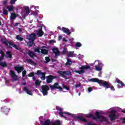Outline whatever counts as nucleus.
Returning <instances> with one entry per match:
<instances>
[{"label": "nucleus", "mask_w": 125, "mask_h": 125, "mask_svg": "<svg viewBox=\"0 0 125 125\" xmlns=\"http://www.w3.org/2000/svg\"><path fill=\"white\" fill-rule=\"evenodd\" d=\"M16 39L18 41H20V42H23V39L22 37H20V35H17Z\"/></svg>", "instance_id": "nucleus-32"}, {"label": "nucleus", "mask_w": 125, "mask_h": 125, "mask_svg": "<svg viewBox=\"0 0 125 125\" xmlns=\"http://www.w3.org/2000/svg\"><path fill=\"white\" fill-rule=\"evenodd\" d=\"M26 85V83H22V85Z\"/></svg>", "instance_id": "nucleus-58"}, {"label": "nucleus", "mask_w": 125, "mask_h": 125, "mask_svg": "<svg viewBox=\"0 0 125 125\" xmlns=\"http://www.w3.org/2000/svg\"><path fill=\"white\" fill-rule=\"evenodd\" d=\"M9 45L10 46H12V47H14L15 48V49H17V50H20V48H18L17 45L14 44L13 42H9Z\"/></svg>", "instance_id": "nucleus-19"}, {"label": "nucleus", "mask_w": 125, "mask_h": 125, "mask_svg": "<svg viewBox=\"0 0 125 125\" xmlns=\"http://www.w3.org/2000/svg\"><path fill=\"white\" fill-rule=\"evenodd\" d=\"M42 49H44V48H46V46H42Z\"/></svg>", "instance_id": "nucleus-55"}, {"label": "nucleus", "mask_w": 125, "mask_h": 125, "mask_svg": "<svg viewBox=\"0 0 125 125\" xmlns=\"http://www.w3.org/2000/svg\"><path fill=\"white\" fill-rule=\"evenodd\" d=\"M16 1H17V0H11L10 1V3L12 5L13 4H14L15 3Z\"/></svg>", "instance_id": "nucleus-45"}, {"label": "nucleus", "mask_w": 125, "mask_h": 125, "mask_svg": "<svg viewBox=\"0 0 125 125\" xmlns=\"http://www.w3.org/2000/svg\"><path fill=\"white\" fill-rule=\"evenodd\" d=\"M115 82H116V83H120L122 88L124 87V86H125V83H123V82H122V81L120 80V79H119V78H116Z\"/></svg>", "instance_id": "nucleus-20"}, {"label": "nucleus", "mask_w": 125, "mask_h": 125, "mask_svg": "<svg viewBox=\"0 0 125 125\" xmlns=\"http://www.w3.org/2000/svg\"><path fill=\"white\" fill-rule=\"evenodd\" d=\"M35 52H37L38 53H41V51L40 50V48L38 47L34 49Z\"/></svg>", "instance_id": "nucleus-43"}, {"label": "nucleus", "mask_w": 125, "mask_h": 125, "mask_svg": "<svg viewBox=\"0 0 125 125\" xmlns=\"http://www.w3.org/2000/svg\"><path fill=\"white\" fill-rule=\"evenodd\" d=\"M32 79L34 81H36V77L35 76H33Z\"/></svg>", "instance_id": "nucleus-56"}, {"label": "nucleus", "mask_w": 125, "mask_h": 125, "mask_svg": "<svg viewBox=\"0 0 125 125\" xmlns=\"http://www.w3.org/2000/svg\"><path fill=\"white\" fill-rule=\"evenodd\" d=\"M0 26H1V21H0Z\"/></svg>", "instance_id": "nucleus-61"}, {"label": "nucleus", "mask_w": 125, "mask_h": 125, "mask_svg": "<svg viewBox=\"0 0 125 125\" xmlns=\"http://www.w3.org/2000/svg\"><path fill=\"white\" fill-rule=\"evenodd\" d=\"M79 96H80L81 95V93H78Z\"/></svg>", "instance_id": "nucleus-62"}, {"label": "nucleus", "mask_w": 125, "mask_h": 125, "mask_svg": "<svg viewBox=\"0 0 125 125\" xmlns=\"http://www.w3.org/2000/svg\"><path fill=\"white\" fill-rule=\"evenodd\" d=\"M67 53V48H64L63 49V50L62 51V55H65Z\"/></svg>", "instance_id": "nucleus-39"}, {"label": "nucleus", "mask_w": 125, "mask_h": 125, "mask_svg": "<svg viewBox=\"0 0 125 125\" xmlns=\"http://www.w3.org/2000/svg\"><path fill=\"white\" fill-rule=\"evenodd\" d=\"M10 110V108L6 106H2V107H1V112L4 113L5 114H6V115H7V113H8V112H9Z\"/></svg>", "instance_id": "nucleus-13"}, {"label": "nucleus", "mask_w": 125, "mask_h": 125, "mask_svg": "<svg viewBox=\"0 0 125 125\" xmlns=\"http://www.w3.org/2000/svg\"><path fill=\"white\" fill-rule=\"evenodd\" d=\"M27 44L28 45V46H29V47H31L32 46H34V41H29V42H27Z\"/></svg>", "instance_id": "nucleus-30"}, {"label": "nucleus", "mask_w": 125, "mask_h": 125, "mask_svg": "<svg viewBox=\"0 0 125 125\" xmlns=\"http://www.w3.org/2000/svg\"><path fill=\"white\" fill-rule=\"evenodd\" d=\"M27 63H31V64H34L35 62L31 59H27Z\"/></svg>", "instance_id": "nucleus-37"}, {"label": "nucleus", "mask_w": 125, "mask_h": 125, "mask_svg": "<svg viewBox=\"0 0 125 125\" xmlns=\"http://www.w3.org/2000/svg\"><path fill=\"white\" fill-rule=\"evenodd\" d=\"M95 68L96 69V70L97 71H101V70H102V68L101 67H100L99 66H97V65H96L95 66Z\"/></svg>", "instance_id": "nucleus-41"}, {"label": "nucleus", "mask_w": 125, "mask_h": 125, "mask_svg": "<svg viewBox=\"0 0 125 125\" xmlns=\"http://www.w3.org/2000/svg\"><path fill=\"white\" fill-rule=\"evenodd\" d=\"M41 83L42 82L40 81V80H38L35 81V84L36 85H37L38 86H40L41 85Z\"/></svg>", "instance_id": "nucleus-35"}, {"label": "nucleus", "mask_w": 125, "mask_h": 125, "mask_svg": "<svg viewBox=\"0 0 125 125\" xmlns=\"http://www.w3.org/2000/svg\"><path fill=\"white\" fill-rule=\"evenodd\" d=\"M56 110L60 111V112H59V115H60L62 118H64V119H65V120H67V117L63 115V114H66V115H67L68 116H71V117H73V118H74V119H77L78 120H80L82 122H83V123H87V121H86V119H85V118H83V116H76V115L74 114H71L69 112H62V108L58 106H56Z\"/></svg>", "instance_id": "nucleus-2"}, {"label": "nucleus", "mask_w": 125, "mask_h": 125, "mask_svg": "<svg viewBox=\"0 0 125 125\" xmlns=\"http://www.w3.org/2000/svg\"><path fill=\"white\" fill-rule=\"evenodd\" d=\"M52 125H61V122L60 120H56L52 124Z\"/></svg>", "instance_id": "nucleus-31"}, {"label": "nucleus", "mask_w": 125, "mask_h": 125, "mask_svg": "<svg viewBox=\"0 0 125 125\" xmlns=\"http://www.w3.org/2000/svg\"><path fill=\"white\" fill-rule=\"evenodd\" d=\"M88 92H91V91H92V88L88 87Z\"/></svg>", "instance_id": "nucleus-48"}, {"label": "nucleus", "mask_w": 125, "mask_h": 125, "mask_svg": "<svg viewBox=\"0 0 125 125\" xmlns=\"http://www.w3.org/2000/svg\"><path fill=\"white\" fill-rule=\"evenodd\" d=\"M34 76H35V72H30L28 75V77H29V78H31L32 77H34Z\"/></svg>", "instance_id": "nucleus-38"}, {"label": "nucleus", "mask_w": 125, "mask_h": 125, "mask_svg": "<svg viewBox=\"0 0 125 125\" xmlns=\"http://www.w3.org/2000/svg\"><path fill=\"white\" fill-rule=\"evenodd\" d=\"M27 54H28L29 56H30V58L34 59V57H37V55L34 53V52L31 51V50H28L26 52Z\"/></svg>", "instance_id": "nucleus-17"}, {"label": "nucleus", "mask_w": 125, "mask_h": 125, "mask_svg": "<svg viewBox=\"0 0 125 125\" xmlns=\"http://www.w3.org/2000/svg\"><path fill=\"white\" fill-rule=\"evenodd\" d=\"M41 53L44 55H47V54H48V50L42 49L41 50Z\"/></svg>", "instance_id": "nucleus-26"}, {"label": "nucleus", "mask_w": 125, "mask_h": 125, "mask_svg": "<svg viewBox=\"0 0 125 125\" xmlns=\"http://www.w3.org/2000/svg\"><path fill=\"white\" fill-rule=\"evenodd\" d=\"M9 47H10V48H12V47L11 46H9Z\"/></svg>", "instance_id": "nucleus-63"}, {"label": "nucleus", "mask_w": 125, "mask_h": 125, "mask_svg": "<svg viewBox=\"0 0 125 125\" xmlns=\"http://www.w3.org/2000/svg\"><path fill=\"white\" fill-rule=\"evenodd\" d=\"M6 57H7V58H12V55L11 54V52L10 51L6 52Z\"/></svg>", "instance_id": "nucleus-29"}, {"label": "nucleus", "mask_w": 125, "mask_h": 125, "mask_svg": "<svg viewBox=\"0 0 125 125\" xmlns=\"http://www.w3.org/2000/svg\"><path fill=\"white\" fill-rule=\"evenodd\" d=\"M6 8L7 9H8L9 12H11V11H13V10H14V6H13V5H12L9 6H7Z\"/></svg>", "instance_id": "nucleus-25"}, {"label": "nucleus", "mask_w": 125, "mask_h": 125, "mask_svg": "<svg viewBox=\"0 0 125 125\" xmlns=\"http://www.w3.org/2000/svg\"><path fill=\"white\" fill-rule=\"evenodd\" d=\"M2 42L3 43V44H5L6 46H8L9 42H9L6 40H2Z\"/></svg>", "instance_id": "nucleus-27"}, {"label": "nucleus", "mask_w": 125, "mask_h": 125, "mask_svg": "<svg viewBox=\"0 0 125 125\" xmlns=\"http://www.w3.org/2000/svg\"><path fill=\"white\" fill-rule=\"evenodd\" d=\"M9 75L14 79V81H16L18 80V76H17L13 70H10Z\"/></svg>", "instance_id": "nucleus-12"}, {"label": "nucleus", "mask_w": 125, "mask_h": 125, "mask_svg": "<svg viewBox=\"0 0 125 125\" xmlns=\"http://www.w3.org/2000/svg\"><path fill=\"white\" fill-rule=\"evenodd\" d=\"M41 89H42V92L44 96L48 94V90H49L48 85H42L41 87Z\"/></svg>", "instance_id": "nucleus-7"}, {"label": "nucleus", "mask_w": 125, "mask_h": 125, "mask_svg": "<svg viewBox=\"0 0 125 125\" xmlns=\"http://www.w3.org/2000/svg\"><path fill=\"white\" fill-rule=\"evenodd\" d=\"M14 69H15V71H17V73L18 74H20L21 72H23L24 70V67L23 66H15L14 67Z\"/></svg>", "instance_id": "nucleus-15"}, {"label": "nucleus", "mask_w": 125, "mask_h": 125, "mask_svg": "<svg viewBox=\"0 0 125 125\" xmlns=\"http://www.w3.org/2000/svg\"><path fill=\"white\" fill-rule=\"evenodd\" d=\"M37 35L39 36V37H42V36L43 35V32L42 31V28L39 29L38 32H37Z\"/></svg>", "instance_id": "nucleus-22"}, {"label": "nucleus", "mask_w": 125, "mask_h": 125, "mask_svg": "<svg viewBox=\"0 0 125 125\" xmlns=\"http://www.w3.org/2000/svg\"><path fill=\"white\" fill-rule=\"evenodd\" d=\"M73 63V62H72V60L70 59H67V62L65 63V66H71L72 65V63Z\"/></svg>", "instance_id": "nucleus-23"}, {"label": "nucleus", "mask_w": 125, "mask_h": 125, "mask_svg": "<svg viewBox=\"0 0 125 125\" xmlns=\"http://www.w3.org/2000/svg\"><path fill=\"white\" fill-rule=\"evenodd\" d=\"M19 24H20V23L17 22V23H15L14 26V27H17V26H18V25H19Z\"/></svg>", "instance_id": "nucleus-49"}, {"label": "nucleus", "mask_w": 125, "mask_h": 125, "mask_svg": "<svg viewBox=\"0 0 125 125\" xmlns=\"http://www.w3.org/2000/svg\"><path fill=\"white\" fill-rule=\"evenodd\" d=\"M75 52L74 51H69L67 54V56H68V57H70V56H73V55H74V53Z\"/></svg>", "instance_id": "nucleus-34"}, {"label": "nucleus", "mask_w": 125, "mask_h": 125, "mask_svg": "<svg viewBox=\"0 0 125 125\" xmlns=\"http://www.w3.org/2000/svg\"><path fill=\"white\" fill-rule=\"evenodd\" d=\"M5 56V54H4V52L2 50H0V66L1 67H6L7 64L6 62H0L1 60H3V58Z\"/></svg>", "instance_id": "nucleus-6"}, {"label": "nucleus", "mask_w": 125, "mask_h": 125, "mask_svg": "<svg viewBox=\"0 0 125 125\" xmlns=\"http://www.w3.org/2000/svg\"><path fill=\"white\" fill-rule=\"evenodd\" d=\"M58 29H59V30H60L61 31H62V28H61V27L60 26H58Z\"/></svg>", "instance_id": "nucleus-54"}, {"label": "nucleus", "mask_w": 125, "mask_h": 125, "mask_svg": "<svg viewBox=\"0 0 125 125\" xmlns=\"http://www.w3.org/2000/svg\"><path fill=\"white\" fill-rule=\"evenodd\" d=\"M58 74L59 77H62L63 79H65V80H69L72 77V73L68 70L64 71L59 70L58 71Z\"/></svg>", "instance_id": "nucleus-4"}, {"label": "nucleus", "mask_w": 125, "mask_h": 125, "mask_svg": "<svg viewBox=\"0 0 125 125\" xmlns=\"http://www.w3.org/2000/svg\"><path fill=\"white\" fill-rule=\"evenodd\" d=\"M63 88H64V89H66V90H70V88H69L68 86L63 84Z\"/></svg>", "instance_id": "nucleus-46"}, {"label": "nucleus", "mask_w": 125, "mask_h": 125, "mask_svg": "<svg viewBox=\"0 0 125 125\" xmlns=\"http://www.w3.org/2000/svg\"><path fill=\"white\" fill-rule=\"evenodd\" d=\"M59 41H60V40H62V36H59L58 37Z\"/></svg>", "instance_id": "nucleus-52"}, {"label": "nucleus", "mask_w": 125, "mask_h": 125, "mask_svg": "<svg viewBox=\"0 0 125 125\" xmlns=\"http://www.w3.org/2000/svg\"><path fill=\"white\" fill-rule=\"evenodd\" d=\"M6 4H7V0H5L3 1V5H6Z\"/></svg>", "instance_id": "nucleus-47"}, {"label": "nucleus", "mask_w": 125, "mask_h": 125, "mask_svg": "<svg viewBox=\"0 0 125 125\" xmlns=\"http://www.w3.org/2000/svg\"><path fill=\"white\" fill-rule=\"evenodd\" d=\"M101 113L98 111H96L95 113V116H93V114H89L88 115L86 116L87 118H92L93 120L96 121V122H98L99 123H103V122H105L107 123L108 120H107V117L105 116H103L101 115Z\"/></svg>", "instance_id": "nucleus-3"}, {"label": "nucleus", "mask_w": 125, "mask_h": 125, "mask_svg": "<svg viewBox=\"0 0 125 125\" xmlns=\"http://www.w3.org/2000/svg\"><path fill=\"white\" fill-rule=\"evenodd\" d=\"M18 31L19 32V33H21L22 32V29H21V28H18Z\"/></svg>", "instance_id": "nucleus-50"}, {"label": "nucleus", "mask_w": 125, "mask_h": 125, "mask_svg": "<svg viewBox=\"0 0 125 125\" xmlns=\"http://www.w3.org/2000/svg\"><path fill=\"white\" fill-rule=\"evenodd\" d=\"M25 11L26 15H29L30 13V8H29V7H25Z\"/></svg>", "instance_id": "nucleus-33"}, {"label": "nucleus", "mask_w": 125, "mask_h": 125, "mask_svg": "<svg viewBox=\"0 0 125 125\" xmlns=\"http://www.w3.org/2000/svg\"><path fill=\"white\" fill-rule=\"evenodd\" d=\"M51 124V122H50V119H47L44 121V124L42 125H50Z\"/></svg>", "instance_id": "nucleus-28"}, {"label": "nucleus", "mask_w": 125, "mask_h": 125, "mask_svg": "<svg viewBox=\"0 0 125 125\" xmlns=\"http://www.w3.org/2000/svg\"><path fill=\"white\" fill-rule=\"evenodd\" d=\"M122 123H123V124H125V118H124L122 120Z\"/></svg>", "instance_id": "nucleus-53"}, {"label": "nucleus", "mask_w": 125, "mask_h": 125, "mask_svg": "<svg viewBox=\"0 0 125 125\" xmlns=\"http://www.w3.org/2000/svg\"><path fill=\"white\" fill-rule=\"evenodd\" d=\"M88 81L91 83H99L101 86L102 85L101 84H102L103 87L105 88V89L110 88L111 90L115 91V87H114V86H113L112 84H110V83L107 82L106 81L100 80L98 78H92L89 79Z\"/></svg>", "instance_id": "nucleus-1"}, {"label": "nucleus", "mask_w": 125, "mask_h": 125, "mask_svg": "<svg viewBox=\"0 0 125 125\" xmlns=\"http://www.w3.org/2000/svg\"><path fill=\"white\" fill-rule=\"evenodd\" d=\"M47 83H51L54 79H57V76L53 75H49L46 77Z\"/></svg>", "instance_id": "nucleus-8"}, {"label": "nucleus", "mask_w": 125, "mask_h": 125, "mask_svg": "<svg viewBox=\"0 0 125 125\" xmlns=\"http://www.w3.org/2000/svg\"><path fill=\"white\" fill-rule=\"evenodd\" d=\"M80 70H75L74 72L77 73V74H79V75H82V74H84V69L88 70L90 69V66L89 65H82L81 67L79 68Z\"/></svg>", "instance_id": "nucleus-5"}, {"label": "nucleus", "mask_w": 125, "mask_h": 125, "mask_svg": "<svg viewBox=\"0 0 125 125\" xmlns=\"http://www.w3.org/2000/svg\"><path fill=\"white\" fill-rule=\"evenodd\" d=\"M108 117L110 118V121L113 122L117 119V115L116 114V111L112 110L111 114L108 115Z\"/></svg>", "instance_id": "nucleus-10"}, {"label": "nucleus", "mask_w": 125, "mask_h": 125, "mask_svg": "<svg viewBox=\"0 0 125 125\" xmlns=\"http://www.w3.org/2000/svg\"><path fill=\"white\" fill-rule=\"evenodd\" d=\"M122 112H123V113H125V110H123Z\"/></svg>", "instance_id": "nucleus-60"}, {"label": "nucleus", "mask_w": 125, "mask_h": 125, "mask_svg": "<svg viewBox=\"0 0 125 125\" xmlns=\"http://www.w3.org/2000/svg\"><path fill=\"white\" fill-rule=\"evenodd\" d=\"M26 74H27V71L24 70V71H22V76L23 78L25 77Z\"/></svg>", "instance_id": "nucleus-44"}, {"label": "nucleus", "mask_w": 125, "mask_h": 125, "mask_svg": "<svg viewBox=\"0 0 125 125\" xmlns=\"http://www.w3.org/2000/svg\"><path fill=\"white\" fill-rule=\"evenodd\" d=\"M62 31L67 35H71L70 29L66 27H62Z\"/></svg>", "instance_id": "nucleus-18"}, {"label": "nucleus", "mask_w": 125, "mask_h": 125, "mask_svg": "<svg viewBox=\"0 0 125 125\" xmlns=\"http://www.w3.org/2000/svg\"><path fill=\"white\" fill-rule=\"evenodd\" d=\"M16 17H17V15L14 13H12L10 16L11 20H15Z\"/></svg>", "instance_id": "nucleus-24"}, {"label": "nucleus", "mask_w": 125, "mask_h": 125, "mask_svg": "<svg viewBox=\"0 0 125 125\" xmlns=\"http://www.w3.org/2000/svg\"><path fill=\"white\" fill-rule=\"evenodd\" d=\"M36 38H37V36H36V34L32 33L29 35L28 37V40L29 41H31V42H34L35 40H36Z\"/></svg>", "instance_id": "nucleus-16"}, {"label": "nucleus", "mask_w": 125, "mask_h": 125, "mask_svg": "<svg viewBox=\"0 0 125 125\" xmlns=\"http://www.w3.org/2000/svg\"><path fill=\"white\" fill-rule=\"evenodd\" d=\"M50 42H53V40L50 41Z\"/></svg>", "instance_id": "nucleus-59"}, {"label": "nucleus", "mask_w": 125, "mask_h": 125, "mask_svg": "<svg viewBox=\"0 0 125 125\" xmlns=\"http://www.w3.org/2000/svg\"><path fill=\"white\" fill-rule=\"evenodd\" d=\"M63 42H67V40H66V39L65 38H63Z\"/></svg>", "instance_id": "nucleus-57"}, {"label": "nucleus", "mask_w": 125, "mask_h": 125, "mask_svg": "<svg viewBox=\"0 0 125 125\" xmlns=\"http://www.w3.org/2000/svg\"><path fill=\"white\" fill-rule=\"evenodd\" d=\"M52 50L55 54V56L56 57H58V56H60V51L58 50L57 48H53L52 49Z\"/></svg>", "instance_id": "nucleus-14"}, {"label": "nucleus", "mask_w": 125, "mask_h": 125, "mask_svg": "<svg viewBox=\"0 0 125 125\" xmlns=\"http://www.w3.org/2000/svg\"><path fill=\"white\" fill-rule=\"evenodd\" d=\"M50 87L51 89H59L60 90H62L63 88L59 85L58 83H55L53 85H51Z\"/></svg>", "instance_id": "nucleus-9"}, {"label": "nucleus", "mask_w": 125, "mask_h": 125, "mask_svg": "<svg viewBox=\"0 0 125 125\" xmlns=\"http://www.w3.org/2000/svg\"><path fill=\"white\" fill-rule=\"evenodd\" d=\"M3 14L4 15H8V11L6 9H3Z\"/></svg>", "instance_id": "nucleus-36"}, {"label": "nucleus", "mask_w": 125, "mask_h": 125, "mask_svg": "<svg viewBox=\"0 0 125 125\" xmlns=\"http://www.w3.org/2000/svg\"><path fill=\"white\" fill-rule=\"evenodd\" d=\"M80 86H81V84H78L75 85V87H76V88L80 87Z\"/></svg>", "instance_id": "nucleus-51"}, {"label": "nucleus", "mask_w": 125, "mask_h": 125, "mask_svg": "<svg viewBox=\"0 0 125 125\" xmlns=\"http://www.w3.org/2000/svg\"><path fill=\"white\" fill-rule=\"evenodd\" d=\"M22 90H23V91H25L27 94H28L29 95H33V94H32V92L30 91V90H29L28 88H27V87H24L22 89Z\"/></svg>", "instance_id": "nucleus-21"}, {"label": "nucleus", "mask_w": 125, "mask_h": 125, "mask_svg": "<svg viewBox=\"0 0 125 125\" xmlns=\"http://www.w3.org/2000/svg\"><path fill=\"white\" fill-rule=\"evenodd\" d=\"M81 46H82V43H81V42H76V47H81Z\"/></svg>", "instance_id": "nucleus-42"}, {"label": "nucleus", "mask_w": 125, "mask_h": 125, "mask_svg": "<svg viewBox=\"0 0 125 125\" xmlns=\"http://www.w3.org/2000/svg\"><path fill=\"white\" fill-rule=\"evenodd\" d=\"M36 74L38 76L42 75L41 79L42 81H44L45 80V73L42 72V71L41 70H38Z\"/></svg>", "instance_id": "nucleus-11"}, {"label": "nucleus", "mask_w": 125, "mask_h": 125, "mask_svg": "<svg viewBox=\"0 0 125 125\" xmlns=\"http://www.w3.org/2000/svg\"><path fill=\"white\" fill-rule=\"evenodd\" d=\"M45 63H48V62H50V59L49 58V57H46L45 58Z\"/></svg>", "instance_id": "nucleus-40"}]
</instances>
